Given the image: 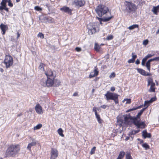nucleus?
<instances>
[{
  "label": "nucleus",
  "mask_w": 159,
  "mask_h": 159,
  "mask_svg": "<svg viewBox=\"0 0 159 159\" xmlns=\"http://www.w3.org/2000/svg\"><path fill=\"white\" fill-rule=\"evenodd\" d=\"M20 149V146L19 144H11L7 149L6 155L7 157H15L19 153Z\"/></svg>",
  "instance_id": "f257e3e1"
},
{
  "label": "nucleus",
  "mask_w": 159,
  "mask_h": 159,
  "mask_svg": "<svg viewBox=\"0 0 159 159\" xmlns=\"http://www.w3.org/2000/svg\"><path fill=\"white\" fill-rule=\"evenodd\" d=\"M95 11L100 17H102L104 15H106L108 16L111 15V13L108 8L104 5L98 6Z\"/></svg>",
  "instance_id": "f03ea898"
},
{
  "label": "nucleus",
  "mask_w": 159,
  "mask_h": 159,
  "mask_svg": "<svg viewBox=\"0 0 159 159\" xmlns=\"http://www.w3.org/2000/svg\"><path fill=\"white\" fill-rule=\"evenodd\" d=\"M146 108H143L138 114L135 119L134 120V123L138 128H145V124L144 122H140L139 118L143 112L145 110Z\"/></svg>",
  "instance_id": "7ed1b4c3"
},
{
  "label": "nucleus",
  "mask_w": 159,
  "mask_h": 159,
  "mask_svg": "<svg viewBox=\"0 0 159 159\" xmlns=\"http://www.w3.org/2000/svg\"><path fill=\"white\" fill-rule=\"evenodd\" d=\"M99 25L98 23H90L88 25L87 28L89 29L88 32L89 34H92L99 31Z\"/></svg>",
  "instance_id": "20e7f679"
},
{
  "label": "nucleus",
  "mask_w": 159,
  "mask_h": 159,
  "mask_svg": "<svg viewBox=\"0 0 159 159\" xmlns=\"http://www.w3.org/2000/svg\"><path fill=\"white\" fill-rule=\"evenodd\" d=\"M53 78H48L46 80L43 79L42 80L40 83L42 85L44 86L50 87L53 85Z\"/></svg>",
  "instance_id": "39448f33"
},
{
  "label": "nucleus",
  "mask_w": 159,
  "mask_h": 159,
  "mask_svg": "<svg viewBox=\"0 0 159 159\" xmlns=\"http://www.w3.org/2000/svg\"><path fill=\"white\" fill-rule=\"evenodd\" d=\"M13 60L12 57L9 55H6L4 60V63L6 65V67L7 68L12 65Z\"/></svg>",
  "instance_id": "423d86ee"
},
{
  "label": "nucleus",
  "mask_w": 159,
  "mask_h": 159,
  "mask_svg": "<svg viewBox=\"0 0 159 159\" xmlns=\"http://www.w3.org/2000/svg\"><path fill=\"white\" fill-rule=\"evenodd\" d=\"M30 143H29L26 148L29 151H31V148L36 146L37 143V141L36 140L31 137H30Z\"/></svg>",
  "instance_id": "0eeeda50"
},
{
  "label": "nucleus",
  "mask_w": 159,
  "mask_h": 159,
  "mask_svg": "<svg viewBox=\"0 0 159 159\" xmlns=\"http://www.w3.org/2000/svg\"><path fill=\"white\" fill-rule=\"evenodd\" d=\"M125 4L126 7V9L127 10H128L129 11L131 12L134 10L135 8V6L133 3L125 1Z\"/></svg>",
  "instance_id": "6e6552de"
},
{
  "label": "nucleus",
  "mask_w": 159,
  "mask_h": 159,
  "mask_svg": "<svg viewBox=\"0 0 159 159\" xmlns=\"http://www.w3.org/2000/svg\"><path fill=\"white\" fill-rule=\"evenodd\" d=\"M105 96L107 99H116L118 98V96L116 93H111L110 92H107Z\"/></svg>",
  "instance_id": "1a4fd4ad"
},
{
  "label": "nucleus",
  "mask_w": 159,
  "mask_h": 159,
  "mask_svg": "<svg viewBox=\"0 0 159 159\" xmlns=\"http://www.w3.org/2000/svg\"><path fill=\"white\" fill-rule=\"evenodd\" d=\"M148 86L150 85V87L149 89V91L150 92H154L155 91L154 86L155 84L152 81V78L149 77L148 80Z\"/></svg>",
  "instance_id": "9d476101"
},
{
  "label": "nucleus",
  "mask_w": 159,
  "mask_h": 159,
  "mask_svg": "<svg viewBox=\"0 0 159 159\" xmlns=\"http://www.w3.org/2000/svg\"><path fill=\"white\" fill-rule=\"evenodd\" d=\"M154 61H159V57H155L153 58L150 59V60H148L146 62L145 66L149 72L150 71V62H151Z\"/></svg>",
  "instance_id": "9b49d317"
},
{
  "label": "nucleus",
  "mask_w": 159,
  "mask_h": 159,
  "mask_svg": "<svg viewBox=\"0 0 159 159\" xmlns=\"http://www.w3.org/2000/svg\"><path fill=\"white\" fill-rule=\"evenodd\" d=\"M85 1L83 0H74L72 4L76 6L81 7L84 4Z\"/></svg>",
  "instance_id": "f8f14e48"
},
{
  "label": "nucleus",
  "mask_w": 159,
  "mask_h": 159,
  "mask_svg": "<svg viewBox=\"0 0 159 159\" xmlns=\"http://www.w3.org/2000/svg\"><path fill=\"white\" fill-rule=\"evenodd\" d=\"M58 155L57 150L56 149L52 148L51 152V159H55L57 157Z\"/></svg>",
  "instance_id": "ddd939ff"
},
{
  "label": "nucleus",
  "mask_w": 159,
  "mask_h": 159,
  "mask_svg": "<svg viewBox=\"0 0 159 159\" xmlns=\"http://www.w3.org/2000/svg\"><path fill=\"white\" fill-rule=\"evenodd\" d=\"M54 72H55L52 71L51 70H48L45 73V74L47 78H53L55 76V75L54 74Z\"/></svg>",
  "instance_id": "4468645a"
},
{
  "label": "nucleus",
  "mask_w": 159,
  "mask_h": 159,
  "mask_svg": "<svg viewBox=\"0 0 159 159\" xmlns=\"http://www.w3.org/2000/svg\"><path fill=\"white\" fill-rule=\"evenodd\" d=\"M35 110L36 112L39 114H41L43 113L42 107L39 104H38L36 105Z\"/></svg>",
  "instance_id": "2eb2a0df"
},
{
  "label": "nucleus",
  "mask_w": 159,
  "mask_h": 159,
  "mask_svg": "<svg viewBox=\"0 0 159 159\" xmlns=\"http://www.w3.org/2000/svg\"><path fill=\"white\" fill-rule=\"evenodd\" d=\"M60 10L65 12H67L68 13H71V11L68 7L64 6L60 8Z\"/></svg>",
  "instance_id": "dca6fc26"
},
{
  "label": "nucleus",
  "mask_w": 159,
  "mask_h": 159,
  "mask_svg": "<svg viewBox=\"0 0 159 159\" xmlns=\"http://www.w3.org/2000/svg\"><path fill=\"white\" fill-rule=\"evenodd\" d=\"M98 73V71L97 70V69H95L94 71L93 72H92L89 75V78H92L93 77H94L96 76H97Z\"/></svg>",
  "instance_id": "f3484780"
},
{
  "label": "nucleus",
  "mask_w": 159,
  "mask_h": 159,
  "mask_svg": "<svg viewBox=\"0 0 159 159\" xmlns=\"http://www.w3.org/2000/svg\"><path fill=\"white\" fill-rule=\"evenodd\" d=\"M0 28L3 32V34H5L6 30L8 28L7 25H4L2 23L0 25Z\"/></svg>",
  "instance_id": "a211bd4d"
},
{
  "label": "nucleus",
  "mask_w": 159,
  "mask_h": 159,
  "mask_svg": "<svg viewBox=\"0 0 159 159\" xmlns=\"http://www.w3.org/2000/svg\"><path fill=\"white\" fill-rule=\"evenodd\" d=\"M142 135L145 139L147 138H150L151 136V134L150 133H148L146 130H144L142 132Z\"/></svg>",
  "instance_id": "6ab92c4d"
},
{
  "label": "nucleus",
  "mask_w": 159,
  "mask_h": 159,
  "mask_svg": "<svg viewBox=\"0 0 159 159\" xmlns=\"http://www.w3.org/2000/svg\"><path fill=\"white\" fill-rule=\"evenodd\" d=\"M155 100H149L148 101H145L144 102V106L146 107L145 108H147V107L150 105V104L153 102Z\"/></svg>",
  "instance_id": "aec40b11"
},
{
  "label": "nucleus",
  "mask_w": 159,
  "mask_h": 159,
  "mask_svg": "<svg viewBox=\"0 0 159 159\" xmlns=\"http://www.w3.org/2000/svg\"><path fill=\"white\" fill-rule=\"evenodd\" d=\"M131 119V117L129 116H126L124 117V121L125 123L126 124H129Z\"/></svg>",
  "instance_id": "412c9836"
},
{
  "label": "nucleus",
  "mask_w": 159,
  "mask_h": 159,
  "mask_svg": "<svg viewBox=\"0 0 159 159\" xmlns=\"http://www.w3.org/2000/svg\"><path fill=\"white\" fill-rule=\"evenodd\" d=\"M159 9V5L156 7H153L152 11L155 14L157 15V11Z\"/></svg>",
  "instance_id": "4be33fe9"
},
{
  "label": "nucleus",
  "mask_w": 159,
  "mask_h": 159,
  "mask_svg": "<svg viewBox=\"0 0 159 159\" xmlns=\"http://www.w3.org/2000/svg\"><path fill=\"white\" fill-rule=\"evenodd\" d=\"M143 107V105H140V106H138V107H133L132 108L130 109H129L128 110H127L126 111V112H130L131 111L137 109H140L141 108H142Z\"/></svg>",
  "instance_id": "5701e85b"
},
{
  "label": "nucleus",
  "mask_w": 159,
  "mask_h": 159,
  "mask_svg": "<svg viewBox=\"0 0 159 159\" xmlns=\"http://www.w3.org/2000/svg\"><path fill=\"white\" fill-rule=\"evenodd\" d=\"M53 80L54 82L53 85L54 86H59L60 85V82L59 80L57 79H54V78L53 79Z\"/></svg>",
  "instance_id": "b1692460"
},
{
  "label": "nucleus",
  "mask_w": 159,
  "mask_h": 159,
  "mask_svg": "<svg viewBox=\"0 0 159 159\" xmlns=\"http://www.w3.org/2000/svg\"><path fill=\"white\" fill-rule=\"evenodd\" d=\"M137 70L138 72L141 75H146V71L143 70L140 68H137Z\"/></svg>",
  "instance_id": "393cba45"
},
{
  "label": "nucleus",
  "mask_w": 159,
  "mask_h": 159,
  "mask_svg": "<svg viewBox=\"0 0 159 159\" xmlns=\"http://www.w3.org/2000/svg\"><path fill=\"white\" fill-rule=\"evenodd\" d=\"M44 20H46V22L52 23L53 21V19L50 17H45Z\"/></svg>",
  "instance_id": "a878e982"
},
{
  "label": "nucleus",
  "mask_w": 159,
  "mask_h": 159,
  "mask_svg": "<svg viewBox=\"0 0 159 159\" xmlns=\"http://www.w3.org/2000/svg\"><path fill=\"white\" fill-rule=\"evenodd\" d=\"M138 27H139V26L138 25L135 24V25H133L129 26L128 27V29L130 30H132L135 28H138Z\"/></svg>",
  "instance_id": "bb28decb"
},
{
  "label": "nucleus",
  "mask_w": 159,
  "mask_h": 159,
  "mask_svg": "<svg viewBox=\"0 0 159 159\" xmlns=\"http://www.w3.org/2000/svg\"><path fill=\"white\" fill-rule=\"evenodd\" d=\"M42 126V124H39L37 125L36 126H34V130H35L40 129Z\"/></svg>",
  "instance_id": "cd10ccee"
},
{
  "label": "nucleus",
  "mask_w": 159,
  "mask_h": 159,
  "mask_svg": "<svg viewBox=\"0 0 159 159\" xmlns=\"http://www.w3.org/2000/svg\"><path fill=\"white\" fill-rule=\"evenodd\" d=\"M125 159H133L130 153L129 152L126 153L125 154Z\"/></svg>",
  "instance_id": "c85d7f7f"
},
{
  "label": "nucleus",
  "mask_w": 159,
  "mask_h": 159,
  "mask_svg": "<svg viewBox=\"0 0 159 159\" xmlns=\"http://www.w3.org/2000/svg\"><path fill=\"white\" fill-rule=\"evenodd\" d=\"M57 132L62 137L64 136V134H63V131L61 128H60L58 129Z\"/></svg>",
  "instance_id": "c756f323"
},
{
  "label": "nucleus",
  "mask_w": 159,
  "mask_h": 159,
  "mask_svg": "<svg viewBox=\"0 0 159 159\" xmlns=\"http://www.w3.org/2000/svg\"><path fill=\"white\" fill-rule=\"evenodd\" d=\"M125 153L124 152L120 151L119 153V154L118 157L120 158V157L122 159L124 157V156L125 155Z\"/></svg>",
  "instance_id": "7c9ffc66"
},
{
  "label": "nucleus",
  "mask_w": 159,
  "mask_h": 159,
  "mask_svg": "<svg viewBox=\"0 0 159 159\" xmlns=\"http://www.w3.org/2000/svg\"><path fill=\"white\" fill-rule=\"evenodd\" d=\"M94 48L95 50L98 51L100 49V46L97 43H95Z\"/></svg>",
  "instance_id": "2f4dec72"
},
{
  "label": "nucleus",
  "mask_w": 159,
  "mask_h": 159,
  "mask_svg": "<svg viewBox=\"0 0 159 159\" xmlns=\"http://www.w3.org/2000/svg\"><path fill=\"white\" fill-rule=\"evenodd\" d=\"M96 118H97L98 121V123H101L102 122V120L100 118V116L99 115H98V114L95 115Z\"/></svg>",
  "instance_id": "473e14b6"
},
{
  "label": "nucleus",
  "mask_w": 159,
  "mask_h": 159,
  "mask_svg": "<svg viewBox=\"0 0 159 159\" xmlns=\"http://www.w3.org/2000/svg\"><path fill=\"white\" fill-rule=\"evenodd\" d=\"M142 146L143 148H145V149L146 150H147L149 148V146L146 143H143L142 145Z\"/></svg>",
  "instance_id": "72a5a7b5"
},
{
  "label": "nucleus",
  "mask_w": 159,
  "mask_h": 159,
  "mask_svg": "<svg viewBox=\"0 0 159 159\" xmlns=\"http://www.w3.org/2000/svg\"><path fill=\"white\" fill-rule=\"evenodd\" d=\"M112 18V16H111L108 17H105L103 19V20L104 21H107L109 20Z\"/></svg>",
  "instance_id": "f704fd0d"
},
{
  "label": "nucleus",
  "mask_w": 159,
  "mask_h": 159,
  "mask_svg": "<svg viewBox=\"0 0 159 159\" xmlns=\"http://www.w3.org/2000/svg\"><path fill=\"white\" fill-rule=\"evenodd\" d=\"M96 148L95 147H94L91 149L90 152V154L91 155L95 153Z\"/></svg>",
  "instance_id": "c9c22d12"
},
{
  "label": "nucleus",
  "mask_w": 159,
  "mask_h": 159,
  "mask_svg": "<svg viewBox=\"0 0 159 159\" xmlns=\"http://www.w3.org/2000/svg\"><path fill=\"white\" fill-rule=\"evenodd\" d=\"M147 60L145 57L143 58L142 60L141 65L142 66H145V63Z\"/></svg>",
  "instance_id": "e433bc0d"
},
{
  "label": "nucleus",
  "mask_w": 159,
  "mask_h": 159,
  "mask_svg": "<svg viewBox=\"0 0 159 159\" xmlns=\"http://www.w3.org/2000/svg\"><path fill=\"white\" fill-rule=\"evenodd\" d=\"M154 55V54L152 55L151 54H148L147 55H146L144 57L147 60L149 58H150L152 57Z\"/></svg>",
  "instance_id": "4c0bfd02"
},
{
  "label": "nucleus",
  "mask_w": 159,
  "mask_h": 159,
  "mask_svg": "<svg viewBox=\"0 0 159 159\" xmlns=\"http://www.w3.org/2000/svg\"><path fill=\"white\" fill-rule=\"evenodd\" d=\"M43 65H44L43 63H41L39 67V69L40 70H44Z\"/></svg>",
  "instance_id": "58836bf2"
},
{
  "label": "nucleus",
  "mask_w": 159,
  "mask_h": 159,
  "mask_svg": "<svg viewBox=\"0 0 159 159\" xmlns=\"http://www.w3.org/2000/svg\"><path fill=\"white\" fill-rule=\"evenodd\" d=\"M7 1V0H2V1L1 3V5L2 6L4 5V4H5V5H6V3Z\"/></svg>",
  "instance_id": "ea45409f"
},
{
  "label": "nucleus",
  "mask_w": 159,
  "mask_h": 159,
  "mask_svg": "<svg viewBox=\"0 0 159 159\" xmlns=\"http://www.w3.org/2000/svg\"><path fill=\"white\" fill-rule=\"evenodd\" d=\"M34 9L37 11H42V8L39 6H36L34 7Z\"/></svg>",
  "instance_id": "a19ab883"
},
{
  "label": "nucleus",
  "mask_w": 159,
  "mask_h": 159,
  "mask_svg": "<svg viewBox=\"0 0 159 159\" xmlns=\"http://www.w3.org/2000/svg\"><path fill=\"white\" fill-rule=\"evenodd\" d=\"M113 38V36L112 35H110L108 36L107 38V39L109 40L112 39Z\"/></svg>",
  "instance_id": "79ce46f5"
},
{
  "label": "nucleus",
  "mask_w": 159,
  "mask_h": 159,
  "mask_svg": "<svg viewBox=\"0 0 159 159\" xmlns=\"http://www.w3.org/2000/svg\"><path fill=\"white\" fill-rule=\"evenodd\" d=\"M38 37H40L41 38H44V35H43V34H42V33H39L38 34Z\"/></svg>",
  "instance_id": "37998d69"
},
{
  "label": "nucleus",
  "mask_w": 159,
  "mask_h": 159,
  "mask_svg": "<svg viewBox=\"0 0 159 159\" xmlns=\"http://www.w3.org/2000/svg\"><path fill=\"white\" fill-rule=\"evenodd\" d=\"M148 41L147 39H146L145 40H144L143 42V45H147L148 43Z\"/></svg>",
  "instance_id": "c03bdc74"
},
{
  "label": "nucleus",
  "mask_w": 159,
  "mask_h": 159,
  "mask_svg": "<svg viewBox=\"0 0 159 159\" xmlns=\"http://www.w3.org/2000/svg\"><path fill=\"white\" fill-rule=\"evenodd\" d=\"M115 74L114 72H112L110 75L109 77L110 78H114L115 76Z\"/></svg>",
  "instance_id": "a18cd8bd"
},
{
  "label": "nucleus",
  "mask_w": 159,
  "mask_h": 159,
  "mask_svg": "<svg viewBox=\"0 0 159 159\" xmlns=\"http://www.w3.org/2000/svg\"><path fill=\"white\" fill-rule=\"evenodd\" d=\"M139 132V131H132L130 133V135H134L136 133H138Z\"/></svg>",
  "instance_id": "49530a36"
},
{
  "label": "nucleus",
  "mask_w": 159,
  "mask_h": 159,
  "mask_svg": "<svg viewBox=\"0 0 159 159\" xmlns=\"http://www.w3.org/2000/svg\"><path fill=\"white\" fill-rule=\"evenodd\" d=\"M134 52H132V59H133L134 60H135V59L137 57V55H134Z\"/></svg>",
  "instance_id": "de8ad7c7"
},
{
  "label": "nucleus",
  "mask_w": 159,
  "mask_h": 159,
  "mask_svg": "<svg viewBox=\"0 0 159 159\" xmlns=\"http://www.w3.org/2000/svg\"><path fill=\"white\" fill-rule=\"evenodd\" d=\"M97 108L95 107H93V111L94 112L95 115L98 114L97 113Z\"/></svg>",
  "instance_id": "09e8293b"
},
{
  "label": "nucleus",
  "mask_w": 159,
  "mask_h": 159,
  "mask_svg": "<svg viewBox=\"0 0 159 159\" xmlns=\"http://www.w3.org/2000/svg\"><path fill=\"white\" fill-rule=\"evenodd\" d=\"M135 60H134L132 58V59H129L128 61V62L129 63H134V61Z\"/></svg>",
  "instance_id": "8fccbe9b"
},
{
  "label": "nucleus",
  "mask_w": 159,
  "mask_h": 159,
  "mask_svg": "<svg viewBox=\"0 0 159 159\" xmlns=\"http://www.w3.org/2000/svg\"><path fill=\"white\" fill-rule=\"evenodd\" d=\"M125 101H126V103L129 104L131 103V100H123L122 102H124Z\"/></svg>",
  "instance_id": "3c124183"
},
{
  "label": "nucleus",
  "mask_w": 159,
  "mask_h": 159,
  "mask_svg": "<svg viewBox=\"0 0 159 159\" xmlns=\"http://www.w3.org/2000/svg\"><path fill=\"white\" fill-rule=\"evenodd\" d=\"M3 6L4 7V9H3L7 11H8V9L6 7V5H5V4H4V5H3V6Z\"/></svg>",
  "instance_id": "603ef678"
},
{
  "label": "nucleus",
  "mask_w": 159,
  "mask_h": 159,
  "mask_svg": "<svg viewBox=\"0 0 159 159\" xmlns=\"http://www.w3.org/2000/svg\"><path fill=\"white\" fill-rule=\"evenodd\" d=\"M75 50H76L77 51V52H80V51H81V49L80 48H79V47H76V48H75Z\"/></svg>",
  "instance_id": "864d4df0"
},
{
  "label": "nucleus",
  "mask_w": 159,
  "mask_h": 159,
  "mask_svg": "<svg viewBox=\"0 0 159 159\" xmlns=\"http://www.w3.org/2000/svg\"><path fill=\"white\" fill-rule=\"evenodd\" d=\"M107 107H108V106L105 105H103L101 106V107L103 109H105Z\"/></svg>",
  "instance_id": "5fc2aeb1"
},
{
  "label": "nucleus",
  "mask_w": 159,
  "mask_h": 159,
  "mask_svg": "<svg viewBox=\"0 0 159 159\" xmlns=\"http://www.w3.org/2000/svg\"><path fill=\"white\" fill-rule=\"evenodd\" d=\"M8 5L11 7H12L13 6V4L10 2V1H9L8 2Z\"/></svg>",
  "instance_id": "6e6d98bb"
},
{
  "label": "nucleus",
  "mask_w": 159,
  "mask_h": 159,
  "mask_svg": "<svg viewBox=\"0 0 159 159\" xmlns=\"http://www.w3.org/2000/svg\"><path fill=\"white\" fill-rule=\"evenodd\" d=\"M110 90L112 91H114L115 90V88L114 87H111Z\"/></svg>",
  "instance_id": "4d7b16f0"
},
{
  "label": "nucleus",
  "mask_w": 159,
  "mask_h": 159,
  "mask_svg": "<svg viewBox=\"0 0 159 159\" xmlns=\"http://www.w3.org/2000/svg\"><path fill=\"white\" fill-rule=\"evenodd\" d=\"M16 34L17 35V38L18 39L20 36V34L19 32H17Z\"/></svg>",
  "instance_id": "13d9d810"
},
{
  "label": "nucleus",
  "mask_w": 159,
  "mask_h": 159,
  "mask_svg": "<svg viewBox=\"0 0 159 159\" xmlns=\"http://www.w3.org/2000/svg\"><path fill=\"white\" fill-rule=\"evenodd\" d=\"M136 64L138 65L140 63V61L139 59L137 60L135 62Z\"/></svg>",
  "instance_id": "bf43d9fd"
},
{
  "label": "nucleus",
  "mask_w": 159,
  "mask_h": 159,
  "mask_svg": "<svg viewBox=\"0 0 159 159\" xmlns=\"http://www.w3.org/2000/svg\"><path fill=\"white\" fill-rule=\"evenodd\" d=\"M73 96H78V93L77 92H75L73 94Z\"/></svg>",
  "instance_id": "052dcab7"
},
{
  "label": "nucleus",
  "mask_w": 159,
  "mask_h": 159,
  "mask_svg": "<svg viewBox=\"0 0 159 159\" xmlns=\"http://www.w3.org/2000/svg\"><path fill=\"white\" fill-rule=\"evenodd\" d=\"M116 104H118V100H114Z\"/></svg>",
  "instance_id": "680f3d73"
},
{
  "label": "nucleus",
  "mask_w": 159,
  "mask_h": 159,
  "mask_svg": "<svg viewBox=\"0 0 159 159\" xmlns=\"http://www.w3.org/2000/svg\"><path fill=\"white\" fill-rule=\"evenodd\" d=\"M4 7L2 6H0V10H2L3 9Z\"/></svg>",
  "instance_id": "e2e57ef3"
},
{
  "label": "nucleus",
  "mask_w": 159,
  "mask_h": 159,
  "mask_svg": "<svg viewBox=\"0 0 159 159\" xmlns=\"http://www.w3.org/2000/svg\"><path fill=\"white\" fill-rule=\"evenodd\" d=\"M129 137L128 136V137H126V139H125V140H129Z\"/></svg>",
  "instance_id": "0e129e2a"
},
{
  "label": "nucleus",
  "mask_w": 159,
  "mask_h": 159,
  "mask_svg": "<svg viewBox=\"0 0 159 159\" xmlns=\"http://www.w3.org/2000/svg\"><path fill=\"white\" fill-rule=\"evenodd\" d=\"M22 115V113H20V114H18L17 115V116L18 117H19L20 116H21V115Z\"/></svg>",
  "instance_id": "69168bd1"
},
{
  "label": "nucleus",
  "mask_w": 159,
  "mask_h": 159,
  "mask_svg": "<svg viewBox=\"0 0 159 159\" xmlns=\"http://www.w3.org/2000/svg\"><path fill=\"white\" fill-rule=\"evenodd\" d=\"M0 71L2 72H3V70L1 68L0 69Z\"/></svg>",
  "instance_id": "338daca9"
},
{
  "label": "nucleus",
  "mask_w": 159,
  "mask_h": 159,
  "mask_svg": "<svg viewBox=\"0 0 159 159\" xmlns=\"http://www.w3.org/2000/svg\"><path fill=\"white\" fill-rule=\"evenodd\" d=\"M159 33V28L158 29V30L156 32V34H157Z\"/></svg>",
  "instance_id": "774afa93"
}]
</instances>
